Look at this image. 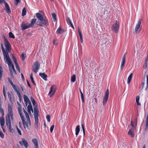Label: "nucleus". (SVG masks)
<instances>
[{"mask_svg": "<svg viewBox=\"0 0 148 148\" xmlns=\"http://www.w3.org/2000/svg\"><path fill=\"white\" fill-rule=\"evenodd\" d=\"M21 2L20 0H14V4L15 5H17L18 3Z\"/></svg>", "mask_w": 148, "mask_h": 148, "instance_id": "09e8293b", "label": "nucleus"}, {"mask_svg": "<svg viewBox=\"0 0 148 148\" xmlns=\"http://www.w3.org/2000/svg\"><path fill=\"white\" fill-rule=\"evenodd\" d=\"M79 91H80V93H81V99H82V102H83L84 101L83 95V94L82 93V92L81 91L80 89H79Z\"/></svg>", "mask_w": 148, "mask_h": 148, "instance_id": "de8ad7c7", "label": "nucleus"}, {"mask_svg": "<svg viewBox=\"0 0 148 148\" xmlns=\"http://www.w3.org/2000/svg\"><path fill=\"white\" fill-rule=\"evenodd\" d=\"M21 57L22 60L23 61H24L25 59V57L24 54L23 53H22L21 54Z\"/></svg>", "mask_w": 148, "mask_h": 148, "instance_id": "13d9d810", "label": "nucleus"}, {"mask_svg": "<svg viewBox=\"0 0 148 148\" xmlns=\"http://www.w3.org/2000/svg\"><path fill=\"white\" fill-rule=\"evenodd\" d=\"M119 22L117 21H116V23L113 24L112 27V30L114 31L116 33H117L119 32Z\"/></svg>", "mask_w": 148, "mask_h": 148, "instance_id": "39448f33", "label": "nucleus"}, {"mask_svg": "<svg viewBox=\"0 0 148 148\" xmlns=\"http://www.w3.org/2000/svg\"><path fill=\"white\" fill-rule=\"evenodd\" d=\"M12 64H9V65H8L10 73L11 75V76H13V69L12 68Z\"/></svg>", "mask_w": 148, "mask_h": 148, "instance_id": "c756f323", "label": "nucleus"}, {"mask_svg": "<svg viewBox=\"0 0 148 148\" xmlns=\"http://www.w3.org/2000/svg\"><path fill=\"white\" fill-rule=\"evenodd\" d=\"M34 114H38L39 112L38 108L37 106L36 105V104L35 106H34Z\"/></svg>", "mask_w": 148, "mask_h": 148, "instance_id": "c85d7f7f", "label": "nucleus"}, {"mask_svg": "<svg viewBox=\"0 0 148 148\" xmlns=\"http://www.w3.org/2000/svg\"><path fill=\"white\" fill-rule=\"evenodd\" d=\"M38 114L37 113L36 114H34V119L35 121V127L36 129H38Z\"/></svg>", "mask_w": 148, "mask_h": 148, "instance_id": "f8f14e48", "label": "nucleus"}, {"mask_svg": "<svg viewBox=\"0 0 148 148\" xmlns=\"http://www.w3.org/2000/svg\"><path fill=\"white\" fill-rule=\"evenodd\" d=\"M54 125H52L50 128V131L52 133L53 131V130L54 128Z\"/></svg>", "mask_w": 148, "mask_h": 148, "instance_id": "5fc2aeb1", "label": "nucleus"}, {"mask_svg": "<svg viewBox=\"0 0 148 148\" xmlns=\"http://www.w3.org/2000/svg\"><path fill=\"white\" fill-rule=\"evenodd\" d=\"M36 17L38 18L40 21L42 20L43 17L42 14L39 13H37L36 14Z\"/></svg>", "mask_w": 148, "mask_h": 148, "instance_id": "aec40b11", "label": "nucleus"}, {"mask_svg": "<svg viewBox=\"0 0 148 148\" xmlns=\"http://www.w3.org/2000/svg\"><path fill=\"white\" fill-rule=\"evenodd\" d=\"M75 135L76 136H77L79 132L80 131V126L79 125L77 126L75 129Z\"/></svg>", "mask_w": 148, "mask_h": 148, "instance_id": "7c9ffc66", "label": "nucleus"}, {"mask_svg": "<svg viewBox=\"0 0 148 148\" xmlns=\"http://www.w3.org/2000/svg\"><path fill=\"white\" fill-rule=\"evenodd\" d=\"M17 103H18V105L19 106V107H18V112H19V111H20H20H21V113H22V110H21L22 108H21V105L18 102H17Z\"/></svg>", "mask_w": 148, "mask_h": 148, "instance_id": "37998d69", "label": "nucleus"}, {"mask_svg": "<svg viewBox=\"0 0 148 148\" xmlns=\"http://www.w3.org/2000/svg\"><path fill=\"white\" fill-rule=\"evenodd\" d=\"M16 69L19 67V65L17 62L15 63Z\"/></svg>", "mask_w": 148, "mask_h": 148, "instance_id": "774afa93", "label": "nucleus"}, {"mask_svg": "<svg viewBox=\"0 0 148 148\" xmlns=\"http://www.w3.org/2000/svg\"><path fill=\"white\" fill-rule=\"evenodd\" d=\"M37 19H36L34 18L32 19L30 24H29L30 27H32L33 26L34 24L35 23Z\"/></svg>", "mask_w": 148, "mask_h": 148, "instance_id": "cd10ccee", "label": "nucleus"}, {"mask_svg": "<svg viewBox=\"0 0 148 148\" xmlns=\"http://www.w3.org/2000/svg\"><path fill=\"white\" fill-rule=\"evenodd\" d=\"M19 143L21 145H23L26 148H27L29 147L27 141L24 138H22V141H19Z\"/></svg>", "mask_w": 148, "mask_h": 148, "instance_id": "6e6552de", "label": "nucleus"}, {"mask_svg": "<svg viewBox=\"0 0 148 148\" xmlns=\"http://www.w3.org/2000/svg\"><path fill=\"white\" fill-rule=\"evenodd\" d=\"M3 95L4 96V97L5 98L6 96V93L5 92L4 85L3 86Z\"/></svg>", "mask_w": 148, "mask_h": 148, "instance_id": "8fccbe9b", "label": "nucleus"}, {"mask_svg": "<svg viewBox=\"0 0 148 148\" xmlns=\"http://www.w3.org/2000/svg\"><path fill=\"white\" fill-rule=\"evenodd\" d=\"M34 66L33 67L32 70L35 73H37L40 69V64L38 61H36L34 64Z\"/></svg>", "mask_w": 148, "mask_h": 148, "instance_id": "20e7f679", "label": "nucleus"}, {"mask_svg": "<svg viewBox=\"0 0 148 148\" xmlns=\"http://www.w3.org/2000/svg\"><path fill=\"white\" fill-rule=\"evenodd\" d=\"M66 21L68 23H69L70 25H71V24H72L70 19L68 17L66 18Z\"/></svg>", "mask_w": 148, "mask_h": 148, "instance_id": "49530a36", "label": "nucleus"}, {"mask_svg": "<svg viewBox=\"0 0 148 148\" xmlns=\"http://www.w3.org/2000/svg\"><path fill=\"white\" fill-rule=\"evenodd\" d=\"M28 105L27 106V111L30 114H31V111H32V113H33L34 111L33 109L30 100L28 102Z\"/></svg>", "mask_w": 148, "mask_h": 148, "instance_id": "9d476101", "label": "nucleus"}, {"mask_svg": "<svg viewBox=\"0 0 148 148\" xmlns=\"http://www.w3.org/2000/svg\"><path fill=\"white\" fill-rule=\"evenodd\" d=\"M5 3H6L5 1L4 0H0V4H1L2 3H4V4H5Z\"/></svg>", "mask_w": 148, "mask_h": 148, "instance_id": "338daca9", "label": "nucleus"}, {"mask_svg": "<svg viewBox=\"0 0 148 148\" xmlns=\"http://www.w3.org/2000/svg\"><path fill=\"white\" fill-rule=\"evenodd\" d=\"M1 48L2 51V52H4L5 51H6L5 50V49L3 46V44L2 43H1Z\"/></svg>", "mask_w": 148, "mask_h": 148, "instance_id": "603ef678", "label": "nucleus"}, {"mask_svg": "<svg viewBox=\"0 0 148 148\" xmlns=\"http://www.w3.org/2000/svg\"><path fill=\"white\" fill-rule=\"evenodd\" d=\"M147 77V85L146 86H144L145 85V82H143L141 83V85L142 86V88H144L145 89V90H146L147 88H148V75H146Z\"/></svg>", "mask_w": 148, "mask_h": 148, "instance_id": "a211bd4d", "label": "nucleus"}, {"mask_svg": "<svg viewBox=\"0 0 148 148\" xmlns=\"http://www.w3.org/2000/svg\"><path fill=\"white\" fill-rule=\"evenodd\" d=\"M8 80L9 81V82L10 83V84L12 85V86H13V85H14V84L12 80H11L9 78H8Z\"/></svg>", "mask_w": 148, "mask_h": 148, "instance_id": "864d4df0", "label": "nucleus"}, {"mask_svg": "<svg viewBox=\"0 0 148 148\" xmlns=\"http://www.w3.org/2000/svg\"><path fill=\"white\" fill-rule=\"evenodd\" d=\"M25 114V116L27 119V122H28L29 125L30 126L31 125V122L29 115L27 113H26Z\"/></svg>", "mask_w": 148, "mask_h": 148, "instance_id": "bb28decb", "label": "nucleus"}, {"mask_svg": "<svg viewBox=\"0 0 148 148\" xmlns=\"http://www.w3.org/2000/svg\"><path fill=\"white\" fill-rule=\"evenodd\" d=\"M52 18L54 22H56V15L55 13H53L51 14Z\"/></svg>", "mask_w": 148, "mask_h": 148, "instance_id": "72a5a7b5", "label": "nucleus"}, {"mask_svg": "<svg viewBox=\"0 0 148 148\" xmlns=\"http://www.w3.org/2000/svg\"><path fill=\"white\" fill-rule=\"evenodd\" d=\"M6 125L9 131L11 132H13L14 131V129L12 128L11 123L6 124Z\"/></svg>", "mask_w": 148, "mask_h": 148, "instance_id": "412c9836", "label": "nucleus"}, {"mask_svg": "<svg viewBox=\"0 0 148 148\" xmlns=\"http://www.w3.org/2000/svg\"><path fill=\"white\" fill-rule=\"evenodd\" d=\"M18 95V97L19 98V101L20 102H21V93L19 94L18 95Z\"/></svg>", "mask_w": 148, "mask_h": 148, "instance_id": "052dcab7", "label": "nucleus"}, {"mask_svg": "<svg viewBox=\"0 0 148 148\" xmlns=\"http://www.w3.org/2000/svg\"><path fill=\"white\" fill-rule=\"evenodd\" d=\"M36 23L37 25H39L40 26H43L47 25L48 24V22L47 19L43 18L42 20L37 21Z\"/></svg>", "mask_w": 148, "mask_h": 148, "instance_id": "423d86ee", "label": "nucleus"}, {"mask_svg": "<svg viewBox=\"0 0 148 148\" xmlns=\"http://www.w3.org/2000/svg\"><path fill=\"white\" fill-rule=\"evenodd\" d=\"M8 114H10L11 116V119L12 120H13V113L12 111V108L10 104H8Z\"/></svg>", "mask_w": 148, "mask_h": 148, "instance_id": "ddd939ff", "label": "nucleus"}, {"mask_svg": "<svg viewBox=\"0 0 148 148\" xmlns=\"http://www.w3.org/2000/svg\"><path fill=\"white\" fill-rule=\"evenodd\" d=\"M136 129V127H135L133 129H130L128 131V134L131 137H134V132Z\"/></svg>", "mask_w": 148, "mask_h": 148, "instance_id": "4468645a", "label": "nucleus"}, {"mask_svg": "<svg viewBox=\"0 0 148 148\" xmlns=\"http://www.w3.org/2000/svg\"><path fill=\"white\" fill-rule=\"evenodd\" d=\"M132 76L133 73H131L128 77L127 78V83L128 84H129L130 83L131 80L132 78Z\"/></svg>", "mask_w": 148, "mask_h": 148, "instance_id": "2f4dec72", "label": "nucleus"}, {"mask_svg": "<svg viewBox=\"0 0 148 148\" xmlns=\"http://www.w3.org/2000/svg\"><path fill=\"white\" fill-rule=\"evenodd\" d=\"M12 58H13V59L14 62V63L17 62L16 58L14 55L12 56Z\"/></svg>", "mask_w": 148, "mask_h": 148, "instance_id": "bf43d9fd", "label": "nucleus"}, {"mask_svg": "<svg viewBox=\"0 0 148 148\" xmlns=\"http://www.w3.org/2000/svg\"><path fill=\"white\" fill-rule=\"evenodd\" d=\"M21 26L23 30H25L30 27L29 24L27 25L23 23H22Z\"/></svg>", "mask_w": 148, "mask_h": 148, "instance_id": "dca6fc26", "label": "nucleus"}, {"mask_svg": "<svg viewBox=\"0 0 148 148\" xmlns=\"http://www.w3.org/2000/svg\"><path fill=\"white\" fill-rule=\"evenodd\" d=\"M142 21V19H140L138 21V23L136 26L135 31L134 33V34H137L139 33L140 31V30H138V29L140 27Z\"/></svg>", "mask_w": 148, "mask_h": 148, "instance_id": "0eeeda50", "label": "nucleus"}, {"mask_svg": "<svg viewBox=\"0 0 148 148\" xmlns=\"http://www.w3.org/2000/svg\"><path fill=\"white\" fill-rule=\"evenodd\" d=\"M1 105L2 104L0 103V112L1 113L2 116H3L4 115V112L2 108Z\"/></svg>", "mask_w": 148, "mask_h": 148, "instance_id": "c9c22d12", "label": "nucleus"}, {"mask_svg": "<svg viewBox=\"0 0 148 148\" xmlns=\"http://www.w3.org/2000/svg\"><path fill=\"white\" fill-rule=\"evenodd\" d=\"M3 70L1 66L0 65V79H1L3 75Z\"/></svg>", "mask_w": 148, "mask_h": 148, "instance_id": "e433bc0d", "label": "nucleus"}, {"mask_svg": "<svg viewBox=\"0 0 148 148\" xmlns=\"http://www.w3.org/2000/svg\"><path fill=\"white\" fill-rule=\"evenodd\" d=\"M19 114L21 118V119L23 124V125L25 129L27 130H29V127L28 124V122L27 121V123H26L24 120V117L22 114L21 113V112L20 110L19 111Z\"/></svg>", "mask_w": 148, "mask_h": 148, "instance_id": "7ed1b4c3", "label": "nucleus"}, {"mask_svg": "<svg viewBox=\"0 0 148 148\" xmlns=\"http://www.w3.org/2000/svg\"><path fill=\"white\" fill-rule=\"evenodd\" d=\"M109 95V90L108 89L105 94L104 98L103 99V104L104 105L107 101L108 99V98Z\"/></svg>", "mask_w": 148, "mask_h": 148, "instance_id": "1a4fd4ad", "label": "nucleus"}, {"mask_svg": "<svg viewBox=\"0 0 148 148\" xmlns=\"http://www.w3.org/2000/svg\"><path fill=\"white\" fill-rule=\"evenodd\" d=\"M10 52H6V51L3 52L4 60L8 64V65H9V64L12 63L8 55V53Z\"/></svg>", "mask_w": 148, "mask_h": 148, "instance_id": "f257e3e1", "label": "nucleus"}, {"mask_svg": "<svg viewBox=\"0 0 148 148\" xmlns=\"http://www.w3.org/2000/svg\"><path fill=\"white\" fill-rule=\"evenodd\" d=\"M125 54L123 57L121 62V69H122L124 66L125 64Z\"/></svg>", "mask_w": 148, "mask_h": 148, "instance_id": "2eb2a0df", "label": "nucleus"}, {"mask_svg": "<svg viewBox=\"0 0 148 148\" xmlns=\"http://www.w3.org/2000/svg\"><path fill=\"white\" fill-rule=\"evenodd\" d=\"M30 78L31 79V81H32V83L34 84V85H35V82L34 80V79H33V77L32 73H31V74Z\"/></svg>", "mask_w": 148, "mask_h": 148, "instance_id": "a19ab883", "label": "nucleus"}, {"mask_svg": "<svg viewBox=\"0 0 148 148\" xmlns=\"http://www.w3.org/2000/svg\"><path fill=\"white\" fill-rule=\"evenodd\" d=\"M81 125H82V129L83 130V132L84 133V136L85 135V130H84V126L83 124H82Z\"/></svg>", "mask_w": 148, "mask_h": 148, "instance_id": "680f3d73", "label": "nucleus"}, {"mask_svg": "<svg viewBox=\"0 0 148 148\" xmlns=\"http://www.w3.org/2000/svg\"><path fill=\"white\" fill-rule=\"evenodd\" d=\"M140 99V97L139 96H137L136 97V102L139 101Z\"/></svg>", "mask_w": 148, "mask_h": 148, "instance_id": "0e129e2a", "label": "nucleus"}, {"mask_svg": "<svg viewBox=\"0 0 148 148\" xmlns=\"http://www.w3.org/2000/svg\"><path fill=\"white\" fill-rule=\"evenodd\" d=\"M26 10L25 8H23L22 10V15L23 16H24L26 14Z\"/></svg>", "mask_w": 148, "mask_h": 148, "instance_id": "58836bf2", "label": "nucleus"}, {"mask_svg": "<svg viewBox=\"0 0 148 148\" xmlns=\"http://www.w3.org/2000/svg\"><path fill=\"white\" fill-rule=\"evenodd\" d=\"M10 118H11L10 115L9 114H8L6 115V124L10 123H11Z\"/></svg>", "mask_w": 148, "mask_h": 148, "instance_id": "6ab92c4d", "label": "nucleus"}, {"mask_svg": "<svg viewBox=\"0 0 148 148\" xmlns=\"http://www.w3.org/2000/svg\"><path fill=\"white\" fill-rule=\"evenodd\" d=\"M12 68L13 69V70L14 71V72L15 73V74H16V71L15 69L14 68V65L13 64H12Z\"/></svg>", "mask_w": 148, "mask_h": 148, "instance_id": "4d7b16f0", "label": "nucleus"}, {"mask_svg": "<svg viewBox=\"0 0 148 148\" xmlns=\"http://www.w3.org/2000/svg\"><path fill=\"white\" fill-rule=\"evenodd\" d=\"M9 35L10 38H15L14 36L11 32H10L9 33Z\"/></svg>", "mask_w": 148, "mask_h": 148, "instance_id": "c03bdc74", "label": "nucleus"}, {"mask_svg": "<svg viewBox=\"0 0 148 148\" xmlns=\"http://www.w3.org/2000/svg\"><path fill=\"white\" fill-rule=\"evenodd\" d=\"M15 91L16 92L17 95L20 94L19 91V89L18 86H16L15 85L12 86Z\"/></svg>", "mask_w": 148, "mask_h": 148, "instance_id": "b1692460", "label": "nucleus"}, {"mask_svg": "<svg viewBox=\"0 0 148 148\" xmlns=\"http://www.w3.org/2000/svg\"><path fill=\"white\" fill-rule=\"evenodd\" d=\"M57 40L56 39H54L53 41V44L54 45H57Z\"/></svg>", "mask_w": 148, "mask_h": 148, "instance_id": "69168bd1", "label": "nucleus"}, {"mask_svg": "<svg viewBox=\"0 0 148 148\" xmlns=\"http://www.w3.org/2000/svg\"><path fill=\"white\" fill-rule=\"evenodd\" d=\"M32 142L34 143L35 145L38 144L37 140L36 138L33 139L32 140Z\"/></svg>", "mask_w": 148, "mask_h": 148, "instance_id": "ea45409f", "label": "nucleus"}, {"mask_svg": "<svg viewBox=\"0 0 148 148\" xmlns=\"http://www.w3.org/2000/svg\"><path fill=\"white\" fill-rule=\"evenodd\" d=\"M56 89V87L55 86H52L50 90L49 91V95L50 97L52 96L54 94L55 92V90Z\"/></svg>", "mask_w": 148, "mask_h": 148, "instance_id": "9b49d317", "label": "nucleus"}, {"mask_svg": "<svg viewBox=\"0 0 148 148\" xmlns=\"http://www.w3.org/2000/svg\"><path fill=\"white\" fill-rule=\"evenodd\" d=\"M4 135L3 133L0 131V136L2 138H3L4 137Z\"/></svg>", "mask_w": 148, "mask_h": 148, "instance_id": "e2e57ef3", "label": "nucleus"}, {"mask_svg": "<svg viewBox=\"0 0 148 148\" xmlns=\"http://www.w3.org/2000/svg\"><path fill=\"white\" fill-rule=\"evenodd\" d=\"M148 60V55H147V59L145 61V65L144 66V67L146 69L147 67V62Z\"/></svg>", "mask_w": 148, "mask_h": 148, "instance_id": "79ce46f5", "label": "nucleus"}, {"mask_svg": "<svg viewBox=\"0 0 148 148\" xmlns=\"http://www.w3.org/2000/svg\"><path fill=\"white\" fill-rule=\"evenodd\" d=\"M30 99L33 106H35V105H36V101L32 97H30Z\"/></svg>", "mask_w": 148, "mask_h": 148, "instance_id": "4c0bfd02", "label": "nucleus"}, {"mask_svg": "<svg viewBox=\"0 0 148 148\" xmlns=\"http://www.w3.org/2000/svg\"><path fill=\"white\" fill-rule=\"evenodd\" d=\"M16 129L17 130V131L19 133V134L20 135H21L22 134L21 131H20V130L17 127V126L16 127Z\"/></svg>", "mask_w": 148, "mask_h": 148, "instance_id": "6e6d98bb", "label": "nucleus"}, {"mask_svg": "<svg viewBox=\"0 0 148 148\" xmlns=\"http://www.w3.org/2000/svg\"><path fill=\"white\" fill-rule=\"evenodd\" d=\"M46 118L47 120V121L49 122H50V117L49 115H47L46 116Z\"/></svg>", "mask_w": 148, "mask_h": 148, "instance_id": "3c124183", "label": "nucleus"}, {"mask_svg": "<svg viewBox=\"0 0 148 148\" xmlns=\"http://www.w3.org/2000/svg\"><path fill=\"white\" fill-rule=\"evenodd\" d=\"M4 45L5 48L6 52H10L11 51V46L10 42L8 41L7 39L4 37Z\"/></svg>", "mask_w": 148, "mask_h": 148, "instance_id": "f03ea898", "label": "nucleus"}, {"mask_svg": "<svg viewBox=\"0 0 148 148\" xmlns=\"http://www.w3.org/2000/svg\"><path fill=\"white\" fill-rule=\"evenodd\" d=\"M23 99L24 102H28L29 100V99L28 97L25 95H23Z\"/></svg>", "mask_w": 148, "mask_h": 148, "instance_id": "473e14b6", "label": "nucleus"}, {"mask_svg": "<svg viewBox=\"0 0 148 148\" xmlns=\"http://www.w3.org/2000/svg\"><path fill=\"white\" fill-rule=\"evenodd\" d=\"M65 32L63 29H62L60 27H59L56 31V33L58 34H62Z\"/></svg>", "mask_w": 148, "mask_h": 148, "instance_id": "a878e982", "label": "nucleus"}, {"mask_svg": "<svg viewBox=\"0 0 148 148\" xmlns=\"http://www.w3.org/2000/svg\"><path fill=\"white\" fill-rule=\"evenodd\" d=\"M8 98L10 102L12 101V96L9 92H7Z\"/></svg>", "mask_w": 148, "mask_h": 148, "instance_id": "a18cd8bd", "label": "nucleus"}, {"mask_svg": "<svg viewBox=\"0 0 148 148\" xmlns=\"http://www.w3.org/2000/svg\"><path fill=\"white\" fill-rule=\"evenodd\" d=\"M76 80L75 75L74 74L71 77V81L72 82H74Z\"/></svg>", "mask_w": 148, "mask_h": 148, "instance_id": "f704fd0d", "label": "nucleus"}, {"mask_svg": "<svg viewBox=\"0 0 148 148\" xmlns=\"http://www.w3.org/2000/svg\"><path fill=\"white\" fill-rule=\"evenodd\" d=\"M5 11L7 13H11V11L10 10V8L7 2L5 3Z\"/></svg>", "mask_w": 148, "mask_h": 148, "instance_id": "f3484780", "label": "nucleus"}, {"mask_svg": "<svg viewBox=\"0 0 148 148\" xmlns=\"http://www.w3.org/2000/svg\"><path fill=\"white\" fill-rule=\"evenodd\" d=\"M5 119L3 116H2L0 118V123L1 126H4L5 125Z\"/></svg>", "mask_w": 148, "mask_h": 148, "instance_id": "5701e85b", "label": "nucleus"}, {"mask_svg": "<svg viewBox=\"0 0 148 148\" xmlns=\"http://www.w3.org/2000/svg\"><path fill=\"white\" fill-rule=\"evenodd\" d=\"M39 75L45 80L47 81V75L45 73H40Z\"/></svg>", "mask_w": 148, "mask_h": 148, "instance_id": "4be33fe9", "label": "nucleus"}, {"mask_svg": "<svg viewBox=\"0 0 148 148\" xmlns=\"http://www.w3.org/2000/svg\"><path fill=\"white\" fill-rule=\"evenodd\" d=\"M78 33L80 36V40L81 43H82L83 42V38H82V33L81 32V31L80 30V29H79V27H78Z\"/></svg>", "mask_w": 148, "mask_h": 148, "instance_id": "393cba45", "label": "nucleus"}]
</instances>
